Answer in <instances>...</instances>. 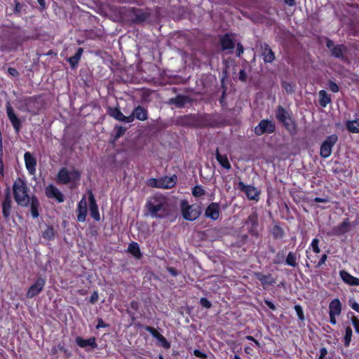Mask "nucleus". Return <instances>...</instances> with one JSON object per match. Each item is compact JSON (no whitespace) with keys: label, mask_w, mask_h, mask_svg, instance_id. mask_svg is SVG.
<instances>
[{"label":"nucleus","mask_w":359,"mask_h":359,"mask_svg":"<svg viewBox=\"0 0 359 359\" xmlns=\"http://www.w3.org/2000/svg\"><path fill=\"white\" fill-rule=\"evenodd\" d=\"M315 202L317 203H327L329 201L327 198L316 197L314 199Z\"/></svg>","instance_id":"obj_63"},{"label":"nucleus","mask_w":359,"mask_h":359,"mask_svg":"<svg viewBox=\"0 0 359 359\" xmlns=\"http://www.w3.org/2000/svg\"><path fill=\"white\" fill-rule=\"evenodd\" d=\"M46 284L45 279L42 278H39L33 285H32L26 294L27 297L28 298H32L39 294L43 288L44 287Z\"/></svg>","instance_id":"obj_14"},{"label":"nucleus","mask_w":359,"mask_h":359,"mask_svg":"<svg viewBox=\"0 0 359 359\" xmlns=\"http://www.w3.org/2000/svg\"><path fill=\"white\" fill-rule=\"evenodd\" d=\"M109 114L117 121L124 123H131L133 121L132 116H126L117 107H109L108 109Z\"/></svg>","instance_id":"obj_17"},{"label":"nucleus","mask_w":359,"mask_h":359,"mask_svg":"<svg viewBox=\"0 0 359 359\" xmlns=\"http://www.w3.org/2000/svg\"><path fill=\"white\" fill-rule=\"evenodd\" d=\"M29 187L27 183L21 178H18L13 184V192L16 203L21 207H27L29 205L31 197L28 194Z\"/></svg>","instance_id":"obj_2"},{"label":"nucleus","mask_w":359,"mask_h":359,"mask_svg":"<svg viewBox=\"0 0 359 359\" xmlns=\"http://www.w3.org/2000/svg\"><path fill=\"white\" fill-rule=\"evenodd\" d=\"M2 156H3V147H2V141L0 137V174H4V164L2 161Z\"/></svg>","instance_id":"obj_48"},{"label":"nucleus","mask_w":359,"mask_h":359,"mask_svg":"<svg viewBox=\"0 0 359 359\" xmlns=\"http://www.w3.org/2000/svg\"><path fill=\"white\" fill-rule=\"evenodd\" d=\"M144 329L146 331L149 332L156 339L157 336L160 334L155 330V328L150 327V326H146Z\"/></svg>","instance_id":"obj_51"},{"label":"nucleus","mask_w":359,"mask_h":359,"mask_svg":"<svg viewBox=\"0 0 359 359\" xmlns=\"http://www.w3.org/2000/svg\"><path fill=\"white\" fill-rule=\"evenodd\" d=\"M42 236L48 241L53 240L55 238V231L53 228L50 226H47V228L43 231Z\"/></svg>","instance_id":"obj_40"},{"label":"nucleus","mask_w":359,"mask_h":359,"mask_svg":"<svg viewBox=\"0 0 359 359\" xmlns=\"http://www.w3.org/2000/svg\"><path fill=\"white\" fill-rule=\"evenodd\" d=\"M20 102L22 103V106L20 109L33 114H37L42 107L39 98L36 97H25Z\"/></svg>","instance_id":"obj_4"},{"label":"nucleus","mask_w":359,"mask_h":359,"mask_svg":"<svg viewBox=\"0 0 359 359\" xmlns=\"http://www.w3.org/2000/svg\"><path fill=\"white\" fill-rule=\"evenodd\" d=\"M319 103L322 107H325L332 101L330 95L325 90H321L318 93Z\"/></svg>","instance_id":"obj_34"},{"label":"nucleus","mask_w":359,"mask_h":359,"mask_svg":"<svg viewBox=\"0 0 359 359\" xmlns=\"http://www.w3.org/2000/svg\"><path fill=\"white\" fill-rule=\"evenodd\" d=\"M255 277L261 282L263 285H271L275 283V280L270 274L264 275L260 272L255 273Z\"/></svg>","instance_id":"obj_33"},{"label":"nucleus","mask_w":359,"mask_h":359,"mask_svg":"<svg viewBox=\"0 0 359 359\" xmlns=\"http://www.w3.org/2000/svg\"><path fill=\"white\" fill-rule=\"evenodd\" d=\"M351 320L355 332L359 334V318L354 316L351 318Z\"/></svg>","instance_id":"obj_44"},{"label":"nucleus","mask_w":359,"mask_h":359,"mask_svg":"<svg viewBox=\"0 0 359 359\" xmlns=\"http://www.w3.org/2000/svg\"><path fill=\"white\" fill-rule=\"evenodd\" d=\"M129 116H132L133 118V121L135 118H137L143 121L147 119L148 114L147 109H145L143 107L137 106L134 109L132 114H130Z\"/></svg>","instance_id":"obj_26"},{"label":"nucleus","mask_w":359,"mask_h":359,"mask_svg":"<svg viewBox=\"0 0 359 359\" xmlns=\"http://www.w3.org/2000/svg\"><path fill=\"white\" fill-rule=\"evenodd\" d=\"M326 46L333 57L341 60L344 59V52L346 50L345 46L342 44L334 45V42L330 39L327 40Z\"/></svg>","instance_id":"obj_13"},{"label":"nucleus","mask_w":359,"mask_h":359,"mask_svg":"<svg viewBox=\"0 0 359 359\" xmlns=\"http://www.w3.org/2000/svg\"><path fill=\"white\" fill-rule=\"evenodd\" d=\"M26 168L30 175H34L36 172V160L29 153L26 152L24 155Z\"/></svg>","instance_id":"obj_20"},{"label":"nucleus","mask_w":359,"mask_h":359,"mask_svg":"<svg viewBox=\"0 0 359 359\" xmlns=\"http://www.w3.org/2000/svg\"><path fill=\"white\" fill-rule=\"evenodd\" d=\"M329 316H330V323L332 325H336V323H337L336 316H337L329 313Z\"/></svg>","instance_id":"obj_64"},{"label":"nucleus","mask_w":359,"mask_h":359,"mask_svg":"<svg viewBox=\"0 0 359 359\" xmlns=\"http://www.w3.org/2000/svg\"><path fill=\"white\" fill-rule=\"evenodd\" d=\"M339 275L341 278L345 283L353 286L359 285V278L352 276L348 272L342 270L340 271Z\"/></svg>","instance_id":"obj_23"},{"label":"nucleus","mask_w":359,"mask_h":359,"mask_svg":"<svg viewBox=\"0 0 359 359\" xmlns=\"http://www.w3.org/2000/svg\"><path fill=\"white\" fill-rule=\"evenodd\" d=\"M76 212L78 221L80 222H85L87 215V203L84 196L78 203Z\"/></svg>","instance_id":"obj_21"},{"label":"nucleus","mask_w":359,"mask_h":359,"mask_svg":"<svg viewBox=\"0 0 359 359\" xmlns=\"http://www.w3.org/2000/svg\"><path fill=\"white\" fill-rule=\"evenodd\" d=\"M156 339L159 341V343L161 344V346L168 349L170 347V344L167 341V339L163 337L162 334H159Z\"/></svg>","instance_id":"obj_42"},{"label":"nucleus","mask_w":359,"mask_h":359,"mask_svg":"<svg viewBox=\"0 0 359 359\" xmlns=\"http://www.w3.org/2000/svg\"><path fill=\"white\" fill-rule=\"evenodd\" d=\"M8 73L13 76H18V72L15 68H13V67H9L8 69Z\"/></svg>","instance_id":"obj_58"},{"label":"nucleus","mask_w":359,"mask_h":359,"mask_svg":"<svg viewBox=\"0 0 359 359\" xmlns=\"http://www.w3.org/2000/svg\"><path fill=\"white\" fill-rule=\"evenodd\" d=\"M83 52V49L82 48H79L76 50V53L74 54V55L70 57L68 59V61L72 68H74L75 67H76L78 65Z\"/></svg>","instance_id":"obj_36"},{"label":"nucleus","mask_w":359,"mask_h":359,"mask_svg":"<svg viewBox=\"0 0 359 359\" xmlns=\"http://www.w3.org/2000/svg\"><path fill=\"white\" fill-rule=\"evenodd\" d=\"M146 207L152 217L162 219L169 214L168 199L161 194H156L149 197Z\"/></svg>","instance_id":"obj_1"},{"label":"nucleus","mask_w":359,"mask_h":359,"mask_svg":"<svg viewBox=\"0 0 359 359\" xmlns=\"http://www.w3.org/2000/svg\"><path fill=\"white\" fill-rule=\"evenodd\" d=\"M247 79V74L244 69H241L239 72V79L242 81H245Z\"/></svg>","instance_id":"obj_56"},{"label":"nucleus","mask_w":359,"mask_h":359,"mask_svg":"<svg viewBox=\"0 0 359 359\" xmlns=\"http://www.w3.org/2000/svg\"><path fill=\"white\" fill-rule=\"evenodd\" d=\"M115 130H116L115 137L116 139L119 138L121 136L123 135V134L125 133V132L126 130V128H124L123 126H116Z\"/></svg>","instance_id":"obj_45"},{"label":"nucleus","mask_w":359,"mask_h":359,"mask_svg":"<svg viewBox=\"0 0 359 359\" xmlns=\"http://www.w3.org/2000/svg\"><path fill=\"white\" fill-rule=\"evenodd\" d=\"M282 86L287 93H292L294 92V88L292 84L284 81L283 82Z\"/></svg>","instance_id":"obj_50"},{"label":"nucleus","mask_w":359,"mask_h":359,"mask_svg":"<svg viewBox=\"0 0 359 359\" xmlns=\"http://www.w3.org/2000/svg\"><path fill=\"white\" fill-rule=\"evenodd\" d=\"M318 243H319V241L317 238L313 239V241L311 242V247L315 253H319L320 252V250L318 247Z\"/></svg>","instance_id":"obj_47"},{"label":"nucleus","mask_w":359,"mask_h":359,"mask_svg":"<svg viewBox=\"0 0 359 359\" xmlns=\"http://www.w3.org/2000/svg\"><path fill=\"white\" fill-rule=\"evenodd\" d=\"M6 110L8 118L11 121L12 126L13 127L15 132L18 133L20 130L22 124L9 102H7L6 104Z\"/></svg>","instance_id":"obj_12"},{"label":"nucleus","mask_w":359,"mask_h":359,"mask_svg":"<svg viewBox=\"0 0 359 359\" xmlns=\"http://www.w3.org/2000/svg\"><path fill=\"white\" fill-rule=\"evenodd\" d=\"M238 188L245 192L249 199L258 201L259 192L255 187L245 185L243 182H239Z\"/></svg>","instance_id":"obj_16"},{"label":"nucleus","mask_w":359,"mask_h":359,"mask_svg":"<svg viewBox=\"0 0 359 359\" xmlns=\"http://www.w3.org/2000/svg\"><path fill=\"white\" fill-rule=\"evenodd\" d=\"M133 13L135 15V21L136 22H144L150 16L148 12L143 11L140 9H133Z\"/></svg>","instance_id":"obj_35"},{"label":"nucleus","mask_w":359,"mask_h":359,"mask_svg":"<svg viewBox=\"0 0 359 359\" xmlns=\"http://www.w3.org/2000/svg\"><path fill=\"white\" fill-rule=\"evenodd\" d=\"M167 270L172 276L175 277L178 275V272L173 267H168Z\"/></svg>","instance_id":"obj_61"},{"label":"nucleus","mask_w":359,"mask_h":359,"mask_svg":"<svg viewBox=\"0 0 359 359\" xmlns=\"http://www.w3.org/2000/svg\"><path fill=\"white\" fill-rule=\"evenodd\" d=\"M276 118L284 124L285 128L290 133L296 132V124L294 121L291 118L287 111L281 106H279L277 109Z\"/></svg>","instance_id":"obj_6"},{"label":"nucleus","mask_w":359,"mask_h":359,"mask_svg":"<svg viewBox=\"0 0 359 359\" xmlns=\"http://www.w3.org/2000/svg\"><path fill=\"white\" fill-rule=\"evenodd\" d=\"M220 43L222 50H233L235 46V43L233 38L229 34H224L220 39Z\"/></svg>","instance_id":"obj_25"},{"label":"nucleus","mask_w":359,"mask_h":359,"mask_svg":"<svg viewBox=\"0 0 359 359\" xmlns=\"http://www.w3.org/2000/svg\"><path fill=\"white\" fill-rule=\"evenodd\" d=\"M285 263L287 265L296 267L297 266V256L293 252H290L286 257Z\"/></svg>","instance_id":"obj_37"},{"label":"nucleus","mask_w":359,"mask_h":359,"mask_svg":"<svg viewBox=\"0 0 359 359\" xmlns=\"http://www.w3.org/2000/svg\"><path fill=\"white\" fill-rule=\"evenodd\" d=\"M329 88L333 93H337L339 90L337 84L333 81L329 82Z\"/></svg>","instance_id":"obj_52"},{"label":"nucleus","mask_w":359,"mask_h":359,"mask_svg":"<svg viewBox=\"0 0 359 359\" xmlns=\"http://www.w3.org/2000/svg\"><path fill=\"white\" fill-rule=\"evenodd\" d=\"M127 250L137 259H140L142 257L140 245L136 242L130 243L128 247Z\"/></svg>","instance_id":"obj_32"},{"label":"nucleus","mask_w":359,"mask_h":359,"mask_svg":"<svg viewBox=\"0 0 359 359\" xmlns=\"http://www.w3.org/2000/svg\"><path fill=\"white\" fill-rule=\"evenodd\" d=\"M327 259V255H325V254L321 256V257H320V260H319L318 263L317 264L316 267H317V268H319V267H320V266H321L323 264H324L325 263V262H326Z\"/></svg>","instance_id":"obj_55"},{"label":"nucleus","mask_w":359,"mask_h":359,"mask_svg":"<svg viewBox=\"0 0 359 359\" xmlns=\"http://www.w3.org/2000/svg\"><path fill=\"white\" fill-rule=\"evenodd\" d=\"M350 222L348 219H345L341 224L334 226L332 233L336 236L342 235L349 231Z\"/></svg>","instance_id":"obj_24"},{"label":"nucleus","mask_w":359,"mask_h":359,"mask_svg":"<svg viewBox=\"0 0 359 359\" xmlns=\"http://www.w3.org/2000/svg\"><path fill=\"white\" fill-rule=\"evenodd\" d=\"M275 124L273 121L267 119H263L255 128V133L257 135H262L265 133H272L275 131Z\"/></svg>","instance_id":"obj_11"},{"label":"nucleus","mask_w":359,"mask_h":359,"mask_svg":"<svg viewBox=\"0 0 359 359\" xmlns=\"http://www.w3.org/2000/svg\"><path fill=\"white\" fill-rule=\"evenodd\" d=\"M76 344L83 348L88 349V347L93 349L97 347V344L96 343V339L95 337H90L88 339H84L81 337H78L76 338Z\"/></svg>","instance_id":"obj_22"},{"label":"nucleus","mask_w":359,"mask_h":359,"mask_svg":"<svg viewBox=\"0 0 359 359\" xmlns=\"http://www.w3.org/2000/svg\"><path fill=\"white\" fill-rule=\"evenodd\" d=\"M177 177L173 175L170 177H164L160 179H151L150 185L157 188L170 189L176 184Z\"/></svg>","instance_id":"obj_9"},{"label":"nucleus","mask_w":359,"mask_h":359,"mask_svg":"<svg viewBox=\"0 0 359 359\" xmlns=\"http://www.w3.org/2000/svg\"><path fill=\"white\" fill-rule=\"evenodd\" d=\"M243 50H244V49H243V47L242 44L241 43H238L237 44V53H236V55L238 57H240L241 55L243 53Z\"/></svg>","instance_id":"obj_62"},{"label":"nucleus","mask_w":359,"mask_h":359,"mask_svg":"<svg viewBox=\"0 0 359 359\" xmlns=\"http://www.w3.org/2000/svg\"><path fill=\"white\" fill-rule=\"evenodd\" d=\"M264 303L271 310L275 311L276 309V306L271 302V301L268 299H264Z\"/></svg>","instance_id":"obj_57"},{"label":"nucleus","mask_w":359,"mask_h":359,"mask_svg":"<svg viewBox=\"0 0 359 359\" xmlns=\"http://www.w3.org/2000/svg\"><path fill=\"white\" fill-rule=\"evenodd\" d=\"M215 157L220 165L224 169L229 170L231 168V165L228 160L226 155H222L219 152V149H217L215 152Z\"/></svg>","instance_id":"obj_30"},{"label":"nucleus","mask_w":359,"mask_h":359,"mask_svg":"<svg viewBox=\"0 0 359 359\" xmlns=\"http://www.w3.org/2000/svg\"><path fill=\"white\" fill-rule=\"evenodd\" d=\"M200 304L205 309H210L212 306L211 302L205 297H202L200 299Z\"/></svg>","instance_id":"obj_49"},{"label":"nucleus","mask_w":359,"mask_h":359,"mask_svg":"<svg viewBox=\"0 0 359 359\" xmlns=\"http://www.w3.org/2000/svg\"><path fill=\"white\" fill-rule=\"evenodd\" d=\"M294 310L296 311V313L298 316L299 320H300L301 321H304V311H303L302 306H300L299 304L295 305Z\"/></svg>","instance_id":"obj_43"},{"label":"nucleus","mask_w":359,"mask_h":359,"mask_svg":"<svg viewBox=\"0 0 359 359\" xmlns=\"http://www.w3.org/2000/svg\"><path fill=\"white\" fill-rule=\"evenodd\" d=\"M181 208L183 217L186 220L194 221L201 215V212L193 205H189L186 201L181 202Z\"/></svg>","instance_id":"obj_8"},{"label":"nucleus","mask_w":359,"mask_h":359,"mask_svg":"<svg viewBox=\"0 0 359 359\" xmlns=\"http://www.w3.org/2000/svg\"><path fill=\"white\" fill-rule=\"evenodd\" d=\"M338 141V137L337 135H331L328 136L321 144L320 148V155L323 158H328L332 151L333 147Z\"/></svg>","instance_id":"obj_7"},{"label":"nucleus","mask_w":359,"mask_h":359,"mask_svg":"<svg viewBox=\"0 0 359 359\" xmlns=\"http://www.w3.org/2000/svg\"><path fill=\"white\" fill-rule=\"evenodd\" d=\"M46 196L49 198H54L58 203H62L65 201L63 194L53 184L48 185L45 189Z\"/></svg>","instance_id":"obj_15"},{"label":"nucleus","mask_w":359,"mask_h":359,"mask_svg":"<svg viewBox=\"0 0 359 359\" xmlns=\"http://www.w3.org/2000/svg\"><path fill=\"white\" fill-rule=\"evenodd\" d=\"M30 211L33 218H37L39 216L38 209L39 208V201L36 196H31L29 202Z\"/></svg>","instance_id":"obj_31"},{"label":"nucleus","mask_w":359,"mask_h":359,"mask_svg":"<svg viewBox=\"0 0 359 359\" xmlns=\"http://www.w3.org/2000/svg\"><path fill=\"white\" fill-rule=\"evenodd\" d=\"M353 336V331L350 326H347L345 329V334L344 337V344L346 347H348L350 346L351 338Z\"/></svg>","instance_id":"obj_39"},{"label":"nucleus","mask_w":359,"mask_h":359,"mask_svg":"<svg viewBox=\"0 0 359 359\" xmlns=\"http://www.w3.org/2000/svg\"><path fill=\"white\" fill-rule=\"evenodd\" d=\"M341 313V304L339 299H332L329 304V313L339 316Z\"/></svg>","instance_id":"obj_28"},{"label":"nucleus","mask_w":359,"mask_h":359,"mask_svg":"<svg viewBox=\"0 0 359 359\" xmlns=\"http://www.w3.org/2000/svg\"><path fill=\"white\" fill-rule=\"evenodd\" d=\"M327 350L326 348L325 347H322L320 349V355L318 358H325V357L327 355Z\"/></svg>","instance_id":"obj_59"},{"label":"nucleus","mask_w":359,"mask_h":359,"mask_svg":"<svg viewBox=\"0 0 359 359\" xmlns=\"http://www.w3.org/2000/svg\"><path fill=\"white\" fill-rule=\"evenodd\" d=\"M346 128L351 133H359V119L348 121L346 123Z\"/></svg>","instance_id":"obj_38"},{"label":"nucleus","mask_w":359,"mask_h":359,"mask_svg":"<svg viewBox=\"0 0 359 359\" xmlns=\"http://www.w3.org/2000/svg\"><path fill=\"white\" fill-rule=\"evenodd\" d=\"M205 215L212 220L219 217V205L217 203H211L206 208Z\"/></svg>","instance_id":"obj_19"},{"label":"nucleus","mask_w":359,"mask_h":359,"mask_svg":"<svg viewBox=\"0 0 359 359\" xmlns=\"http://www.w3.org/2000/svg\"><path fill=\"white\" fill-rule=\"evenodd\" d=\"M107 326V324L102 320V318H98L97 325L96 326L97 329H99L101 327H106Z\"/></svg>","instance_id":"obj_60"},{"label":"nucleus","mask_w":359,"mask_h":359,"mask_svg":"<svg viewBox=\"0 0 359 359\" xmlns=\"http://www.w3.org/2000/svg\"><path fill=\"white\" fill-rule=\"evenodd\" d=\"M89 199V209H90V215L95 221H100V216L98 210V206L96 203V201L93 194L90 192L88 196Z\"/></svg>","instance_id":"obj_18"},{"label":"nucleus","mask_w":359,"mask_h":359,"mask_svg":"<svg viewBox=\"0 0 359 359\" xmlns=\"http://www.w3.org/2000/svg\"><path fill=\"white\" fill-rule=\"evenodd\" d=\"M194 354L198 358H201L202 359H205L207 358V355L204 353H202L201 351L198 349H195L194 351Z\"/></svg>","instance_id":"obj_54"},{"label":"nucleus","mask_w":359,"mask_h":359,"mask_svg":"<svg viewBox=\"0 0 359 359\" xmlns=\"http://www.w3.org/2000/svg\"><path fill=\"white\" fill-rule=\"evenodd\" d=\"M245 224L248 226V230L249 233L255 237H259V233L258 230V215L255 211L252 212L247 218L245 222Z\"/></svg>","instance_id":"obj_10"},{"label":"nucleus","mask_w":359,"mask_h":359,"mask_svg":"<svg viewBox=\"0 0 359 359\" xmlns=\"http://www.w3.org/2000/svg\"><path fill=\"white\" fill-rule=\"evenodd\" d=\"M99 295L97 292L95 291L90 296L89 302L91 304H95L98 299Z\"/></svg>","instance_id":"obj_53"},{"label":"nucleus","mask_w":359,"mask_h":359,"mask_svg":"<svg viewBox=\"0 0 359 359\" xmlns=\"http://www.w3.org/2000/svg\"><path fill=\"white\" fill-rule=\"evenodd\" d=\"M205 191L201 186H195L192 189V194L196 197H200L205 195Z\"/></svg>","instance_id":"obj_41"},{"label":"nucleus","mask_w":359,"mask_h":359,"mask_svg":"<svg viewBox=\"0 0 359 359\" xmlns=\"http://www.w3.org/2000/svg\"><path fill=\"white\" fill-rule=\"evenodd\" d=\"M13 202L11 198L10 188H7L4 191V198L1 201V211L4 218L8 220L13 212Z\"/></svg>","instance_id":"obj_5"},{"label":"nucleus","mask_w":359,"mask_h":359,"mask_svg":"<svg viewBox=\"0 0 359 359\" xmlns=\"http://www.w3.org/2000/svg\"><path fill=\"white\" fill-rule=\"evenodd\" d=\"M81 173L78 170L72 168L68 170L67 168H61L57 175V180L59 183L67 184L72 182H76L79 180Z\"/></svg>","instance_id":"obj_3"},{"label":"nucleus","mask_w":359,"mask_h":359,"mask_svg":"<svg viewBox=\"0 0 359 359\" xmlns=\"http://www.w3.org/2000/svg\"><path fill=\"white\" fill-rule=\"evenodd\" d=\"M348 305L350 307L359 313V304L357 303L353 299L348 300Z\"/></svg>","instance_id":"obj_46"},{"label":"nucleus","mask_w":359,"mask_h":359,"mask_svg":"<svg viewBox=\"0 0 359 359\" xmlns=\"http://www.w3.org/2000/svg\"><path fill=\"white\" fill-rule=\"evenodd\" d=\"M189 102V98L187 96L179 95L175 97L171 98L169 103L175 105L177 107H183L187 102Z\"/></svg>","instance_id":"obj_29"},{"label":"nucleus","mask_w":359,"mask_h":359,"mask_svg":"<svg viewBox=\"0 0 359 359\" xmlns=\"http://www.w3.org/2000/svg\"><path fill=\"white\" fill-rule=\"evenodd\" d=\"M263 59L265 62L271 63L275 60V54L267 43L261 46Z\"/></svg>","instance_id":"obj_27"}]
</instances>
